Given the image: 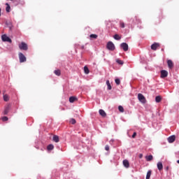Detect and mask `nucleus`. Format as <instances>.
Masks as SVG:
<instances>
[{
  "instance_id": "1",
  "label": "nucleus",
  "mask_w": 179,
  "mask_h": 179,
  "mask_svg": "<svg viewBox=\"0 0 179 179\" xmlns=\"http://www.w3.org/2000/svg\"><path fill=\"white\" fill-rule=\"evenodd\" d=\"M18 47L20 50H22V51H27L29 50V46L27 45V43L24 42H21L19 45Z\"/></svg>"
},
{
  "instance_id": "2",
  "label": "nucleus",
  "mask_w": 179,
  "mask_h": 179,
  "mask_svg": "<svg viewBox=\"0 0 179 179\" xmlns=\"http://www.w3.org/2000/svg\"><path fill=\"white\" fill-rule=\"evenodd\" d=\"M106 47L110 51H114L115 50V45L111 41L108 42Z\"/></svg>"
},
{
  "instance_id": "3",
  "label": "nucleus",
  "mask_w": 179,
  "mask_h": 179,
  "mask_svg": "<svg viewBox=\"0 0 179 179\" xmlns=\"http://www.w3.org/2000/svg\"><path fill=\"white\" fill-rule=\"evenodd\" d=\"M138 99L139 101L141 103H142V104H145V103H146V98H145V96H143V94H138Z\"/></svg>"
},
{
  "instance_id": "4",
  "label": "nucleus",
  "mask_w": 179,
  "mask_h": 179,
  "mask_svg": "<svg viewBox=\"0 0 179 179\" xmlns=\"http://www.w3.org/2000/svg\"><path fill=\"white\" fill-rule=\"evenodd\" d=\"M18 57H19L20 63L26 62V61H27L26 56H24V55H23V53L20 52L18 54Z\"/></svg>"
},
{
  "instance_id": "5",
  "label": "nucleus",
  "mask_w": 179,
  "mask_h": 179,
  "mask_svg": "<svg viewBox=\"0 0 179 179\" xmlns=\"http://www.w3.org/2000/svg\"><path fill=\"white\" fill-rule=\"evenodd\" d=\"M1 40L8 43H12V39L5 34L1 36Z\"/></svg>"
},
{
  "instance_id": "6",
  "label": "nucleus",
  "mask_w": 179,
  "mask_h": 179,
  "mask_svg": "<svg viewBox=\"0 0 179 179\" xmlns=\"http://www.w3.org/2000/svg\"><path fill=\"white\" fill-rule=\"evenodd\" d=\"M159 47H160V43H154L151 45V50H153V51H156V50H157V48H159Z\"/></svg>"
},
{
  "instance_id": "7",
  "label": "nucleus",
  "mask_w": 179,
  "mask_h": 179,
  "mask_svg": "<svg viewBox=\"0 0 179 179\" xmlns=\"http://www.w3.org/2000/svg\"><path fill=\"white\" fill-rule=\"evenodd\" d=\"M168 76H169V72H167V71L166 70L161 71V78L162 79H164V78H167Z\"/></svg>"
},
{
  "instance_id": "8",
  "label": "nucleus",
  "mask_w": 179,
  "mask_h": 179,
  "mask_svg": "<svg viewBox=\"0 0 179 179\" xmlns=\"http://www.w3.org/2000/svg\"><path fill=\"white\" fill-rule=\"evenodd\" d=\"M121 48H122V50H124V51H128V45L127 44V43H122L120 45Z\"/></svg>"
},
{
  "instance_id": "9",
  "label": "nucleus",
  "mask_w": 179,
  "mask_h": 179,
  "mask_svg": "<svg viewBox=\"0 0 179 179\" xmlns=\"http://www.w3.org/2000/svg\"><path fill=\"white\" fill-rule=\"evenodd\" d=\"M167 64L169 69H173V68H174V64L173 63V61H171V59H169L167 61Z\"/></svg>"
},
{
  "instance_id": "10",
  "label": "nucleus",
  "mask_w": 179,
  "mask_h": 179,
  "mask_svg": "<svg viewBox=\"0 0 179 179\" xmlns=\"http://www.w3.org/2000/svg\"><path fill=\"white\" fill-rule=\"evenodd\" d=\"M176 141V136H171L169 138H168V142L169 143H173Z\"/></svg>"
},
{
  "instance_id": "11",
  "label": "nucleus",
  "mask_w": 179,
  "mask_h": 179,
  "mask_svg": "<svg viewBox=\"0 0 179 179\" xmlns=\"http://www.w3.org/2000/svg\"><path fill=\"white\" fill-rule=\"evenodd\" d=\"M123 166H124L126 169H129V162L127 159L123 160Z\"/></svg>"
},
{
  "instance_id": "12",
  "label": "nucleus",
  "mask_w": 179,
  "mask_h": 179,
  "mask_svg": "<svg viewBox=\"0 0 179 179\" xmlns=\"http://www.w3.org/2000/svg\"><path fill=\"white\" fill-rule=\"evenodd\" d=\"M157 166L159 171H162V170H163V163L159 162L157 164Z\"/></svg>"
},
{
  "instance_id": "13",
  "label": "nucleus",
  "mask_w": 179,
  "mask_h": 179,
  "mask_svg": "<svg viewBox=\"0 0 179 179\" xmlns=\"http://www.w3.org/2000/svg\"><path fill=\"white\" fill-rule=\"evenodd\" d=\"M10 109V106L8 105L7 106L5 107L3 114L4 115H7L8 113H9V110Z\"/></svg>"
},
{
  "instance_id": "14",
  "label": "nucleus",
  "mask_w": 179,
  "mask_h": 179,
  "mask_svg": "<svg viewBox=\"0 0 179 179\" xmlns=\"http://www.w3.org/2000/svg\"><path fill=\"white\" fill-rule=\"evenodd\" d=\"M52 141L53 142H56V143H58V142H59V136L57 135H54L52 138Z\"/></svg>"
},
{
  "instance_id": "15",
  "label": "nucleus",
  "mask_w": 179,
  "mask_h": 179,
  "mask_svg": "<svg viewBox=\"0 0 179 179\" xmlns=\"http://www.w3.org/2000/svg\"><path fill=\"white\" fill-rule=\"evenodd\" d=\"M70 103H75V101H78V98L76 96H71L69 98Z\"/></svg>"
},
{
  "instance_id": "16",
  "label": "nucleus",
  "mask_w": 179,
  "mask_h": 179,
  "mask_svg": "<svg viewBox=\"0 0 179 179\" xmlns=\"http://www.w3.org/2000/svg\"><path fill=\"white\" fill-rule=\"evenodd\" d=\"M145 160H147V162H152V160H153V155L145 156Z\"/></svg>"
},
{
  "instance_id": "17",
  "label": "nucleus",
  "mask_w": 179,
  "mask_h": 179,
  "mask_svg": "<svg viewBox=\"0 0 179 179\" xmlns=\"http://www.w3.org/2000/svg\"><path fill=\"white\" fill-rule=\"evenodd\" d=\"M133 23L136 24V23H141V20L138 18V17H134L133 18Z\"/></svg>"
},
{
  "instance_id": "18",
  "label": "nucleus",
  "mask_w": 179,
  "mask_h": 179,
  "mask_svg": "<svg viewBox=\"0 0 179 179\" xmlns=\"http://www.w3.org/2000/svg\"><path fill=\"white\" fill-rule=\"evenodd\" d=\"M99 114L101 115V117H106L107 115V113H106V112L102 109L99 110Z\"/></svg>"
},
{
  "instance_id": "19",
  "label": "nucleus",
  "mask_w": 179,
  "mask_h": 179,
  "mask_svg": "<svg viewBox=\"0 0 179 179\" xmlns=\"http://www.w3.org/2000/svg\"><path fill=\"white\" fill-rule=\"evenodd\" d=\"M54 73L57 76H61V70H59V69L55 70Z\"/></svg>"
},
{
  "instance_id": "20",
  "label": "nucleus",
  "mask_w": 179,
  "mask_h": 179,
  "mask_svg": "<svg viewBox=\"0 0 179 179\" xmlns=\"http://www.w3.org/2000/svg\"><path fill=\"white\" fill-rule=\"evenodd\" d=\"M6 24L8 27L10 29V30H12V29H13V25L12 24V22H6Z\"/></svg>"
},
{
  "instance_id": "21",
  "label": "nucleus",
  "mask_w": 179,
  "mask_h": 179,
  "mask_svg": "<svg viewBox=\"0 0 179 179\" xmlns=\"http://www.w3.org/2000/svg\"><path fill=\"white\" fill-rule=\"evenodd\" d=\"M106 85L108 86V90H111V89H113L111 84H110V80H106Z\"/></svg>"
},
{
  "instance_id": "22",
  "label": "nucleus",
  "mask_w": 179,
  "mask_h": 179,
  "mask_svg": "<svg viewBox=\"0 0 179 179\" xmlns=\"http://www.w3.org/2000/svg\"><path fill=\"white\" fill-rule=\"evenodd\" d=\"M155 101H156V103H160V101H162V96H157L155 97Z\"/></svg>"
},
{
  "instance_id": "23",
  "label": "nucleus",
  "mask_w": 179,
  "mask_h": 179,
  "mask_svg": "<svg viewBox=\"0 0 179 179\" xmlns=\"http://www.w3.org/2000/svg\"><path fill=\"white\" fill-rule=\"evenodd\" d=\"M6 12H8V13H9V12H10V6L9 5V3H6Z\"/></svg>"
},
{
  "instance_id": "24",
  "label": "nucleus",
  "mask_w": 179,
  "mask_h": 179,
  "mask_svg": "<svg viewBox=\"0 0 179 179\" xmlns=\"http://www.w3.org/2000/svg\"><path fill=\"white\" fill-rule=\"evenodd\" d=\"M150 176H152V171H148L146 175V179H150Z\"/></svg>"
},
{
  "instance_id": "25",
  "label": "nucleus",
  "mask_w": 179,
  "mask_h": 179,
  "mask_svg": "<svg viewBox=\"0 0 179 179\" xmlns=\"http://www.w3.org/2000/svg\"><path fill=\"white\" fill-rule=\"evenodd\" d=\"M47 149L48 150H52L54 149V145L52 144L48 145L47 147Z\"/></svg>"
},
{
  "instance_id": "26",
  "label": "nucleus",
  "mask_w": 179,
  "mask_h": 179,
  "mask_svg": "<svg viewBox=\"0 0 179 179\" xmlns=\"http://www.w3.org/2000/svg\"><path fill=\"white\" fill-rule=\"evenodd\" d=\"M84 72L85 73H86V75L89 74V72H90L89 68H87V66H86L84 67Z\"/></svg>"
},
{
  "instance_id": "27",
  "label": "nucleus",
  "mask_w": 179,
  "mask_h": 179,
  "mask_svg": "<svg viewBox=\"0 0 179 179\" xmlns=\"http://www.w3.org/2000/svg\"><path fill=\"white\" fill-rule=\"evenodd\" d=\"M3 100L4 101H9V96H8V94L3 95Z\"/></svg>"
},
{
  "instance_id": "28",
  "label": "nucleus",
  "mask_w": 179,
  "mask_h": 179,
  "mask_svg": "<svg viewBox=\"0 0 179 179\" xmlns=\"http://www.w3.org/2000/svg\"><path fill=\"white\" fill-rule=\"evenodd\" d=\"M120 27H122V29H124L125 27V23H124V22H122V21H120Z\"/></svg>"
},
{
  "instance_id": "29",
  "label": "nucleus",
  "mask_w": 179,
  "mask_h": 179,
  "mask_svg": "<svg viewBox=\"0 0 179 179\" xmlns=\"http://www.w3.org/2000/svg\"><path fill=\"white\" fill-rule=\"evenodd\" d=\"M113 38H115V40H120L121 38V36H120V35L118 34H115Z\"/></svg>"
},
{
  "instance_id": "30",
  "label": "nucleus",
  "mask_w": 179,
  "mask_h": 179,
  "mask_svg": "<svg viewBox=\"0 0 179 179\" xmlns=\"http://www.w3.org/2000/svg\"><path fill=\"white\" fill-rule=\"evenodd\" d=\"M70 123L72 124L73 125H75V124H76V120L71 118L70 120Z\"/></svg>"
},
{
  "instance_id": "31",
  "label": "nucleus",
  "mask_w": 179,
  "mask_h": 179,
  "mask_svg": "<svg viewBox=\"0 0 179 179\" xmlns=\"http://www.w3.org/2000/svg\"><path fill=\"white\" fill-rule=\"evenodd\" d=\"M115 83H116V85H117V86H119V85H120V83H121V80H120L119 78H116V79L115 80Z\"/></svg>"
},
{
  "instance_id": "32",
  "label": "nucleus",
  "mask_w": 179,
  "mask_h": 179,
  "mask_svg": "<svg viewBox=\"0 0 179 179\" xmlns=\"http://www.w3.org/2000/svg\"><path fill=\"white\" fill-rule=\"evenodd\" d=\"M118 110L120 113H124V107H122V106H119Z\"/></svg>"
},
{
  "instance_id": "33",
  "label": "nucleus",
  "mask_w": 179,
  "mask_h": 179,
  "mask_svg": "<svg viewBox=\"0 0 179 179\" xmlns=\"http://www.w3.org/2000/svg\"><path fill=\"white\" fill-rule=\"evenodd\" d=\"M116 62H117V64H119V65H124V62H122V60L120 59H117L116 61Z\"/></svg>"
},
{
  "instance_id": "34",
  "label": "nucleus",
  "mask_w": 179,
  "mask_h": 179,
  "mask_svg": "<svg viewBox=\"0 0 179 179\" xmlns=\"http://www.w3.org/2000/svg\"><path fill=\"white\" fill-rule=\"evenodd\" d=\"M90 38H97V35L96 34H91L90 36Z\"/></svg>"
},
{
  "instance_id": "35",
  "label": "nucleus",
  "mask_w": 179,
  "mask_h": 179,
  "mask_svg": "<svg viewBox=\"0 0 179 179\" xmlns=\"http://www.w3.org/2000/svg\"><path fill=\"white\" fill-rule=\"evenodd\" d=\"M1 120H2V121L5 122V121H8V117L4 116V117H3L1 118Z\"/></svg>"
},
{
  "instance_id": "36",
  "label": "nucleus",
  "mask_w": 179,
  "mask_h": 179,
  "mask_svg": "<svg viewBox=\"0 0 179 179\" xmlns=\"http://www.w3.org/2000/svg\"><path fill=\"white\" fill-rule=\"evenodd\" d=\"M105 150H107V151L110 150V146L108 145H106L105 146Z\"/></svg>"
},
{
  "instance_id": "37",
  "label": "nucleus",
  "mask_w": 179,
  "mask_h": 179,
  "mask_svg": "<svg viewBox=\"0 0 179 179\" xmlns=\"http://www.w3.org/2000/svg\"><path fill=\"white\" fill-rule=\"evenodd\" d=\"M136 132H134L132 135V138H136Z\"/></svg>"
},
{
  "instance_id": "38",
  "label": "nucleus",
  "mask_w": 179,
  "mask_h": 179,
  "mask_svg": "<svg viewBox=\"0 0 179 179\" xmlns=\"http://www.w3.org/2000/svg\"><path fill=\"white\" fill-rule=\"evenodd\" d=\"M142 157H143V154H139V159H142Z\"/></svg>"
},
{
  "instance_id": "39",
  "label": "nucleus",
  "mask_w": 179,
  "mask_h": 179,
  "mask_svg": "<svg viewBox=\"0 0 179 179\" xmlns=\"http://www.w3.org/2000/svg\"><path fill=\"white\" fill-rule=\"evenodd\" d=\"M81 49H82V50H84V49H85V46H83V45L81 46Z\"/></svg>"
},
{
  "instance_id": "40",
  "label": "nucleus",
  "mask_w": 179,
  "mask_h": 179,
  "mask_svg": "<svg viewBox=\"0 0 179 179\" xmlns=\"http://www.w3.org/2000/svg\"><path fill=\"white\" fill-rule=\"evenodd\" d=\"M1 12H2V10L0 8V16H1Z\"/></svg>"
},
{
  "instance_id": "41",
  "label": "nucleus",
  "mask_w": 179,
  "mask_h": 179,
  "mask_svg": "<svg viewBox=\"0 0 179 179\" xmlns=\"http://www.w3.org/2000/svg\"><path fill=\"white\" fill-rule=\"evenodd\" d=\"M178 164H179V160L177 161Z\"/></svg>"
},
{
  "instance_id": "42",
  "label": "nucleus",
  "mask_w": 179,
  "mask_h": 179,
  "mask_svg": "<svg viewBox=\"0 0 179 179\" xmlns=\"http://www.w3.org/2000/svg\"><path fill=\"white\" fill-rule=\"evenodd\" d=\"M162 51H164V49H162Z\"/></svg>"
},
{
  "instance_id": "43",
  "label": "nucleus",
  "mask_w": 179,
  "mask_h": 179,
  "mask_svg": "<svg viewBox=\"0 0 179 179\" xmlns=\"http://www.w3.org/2000/svg\"><path fill=\"white\" fill-rule=\"evenodd\" d=\"M0 93H1V91H0Z\"/></svg>"
}]
</instances>
